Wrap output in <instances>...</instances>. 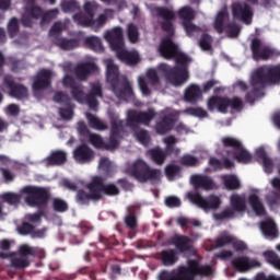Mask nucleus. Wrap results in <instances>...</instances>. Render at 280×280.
I'll return each instance as SVG.
<instances>
[{
	"label": "nucleus",
	"instance_id": "nucleus-1",
	"mask_svg": "<svg viewBox=\"0 0 280 280\" xmlns=\"http://www.w3.org/2000/svg\"><path fill=\"white\" fill-rule=\"evenodd\" d=\"M152 12L158 19H162V21H159L158 23L162 32L166 34L159 46L160 55L162 58H165V60H172L178 51V45L172 39L174 34H176V28L174 27L176 13L167 7H154Z\"/></svg>",
	"mask_w": 280,
	"mask_h": 280
},
{
	"label": "nucleus",
	"instance_id": "nucleus-2",
	"mask_svg": "<svg viewBox=\"0 0 280 280\" xmlns=\"http://www.w3.org/2000/svg\"><path fill=\"white\" fill-rule=\"evenodd\" d=\"M62 84L66 89H70L71 96L79 104H86L91 110H97V108H100L97 97L102 100L104 97V91L102 83L98 81L90 83L89 93H84L82 84L77 82V80L69 74L63 78Z\"/></svg>",
	"mask_w": 280,
	"mask_h": 280
},
{
	"label": "nucleus",
	"instance_id": "nucleus-3",
	"mask_svg": "<svg viewBox=\"0 0 280 280\" xmlns=\"http://www.w3.org/2000/svg\"><path fill=\"white\" fill-rule=\"evenodd\" d=\"M106 80L108 84H110V89L118 100L128 102V100L135 97L130 81H128V78L126 77H122L121 80L119 79V67L115 65L113 59L106 60Z\"/></svg>",
	"mask_w": 280,
	"mask_h": 280
},
{
	"label": "nucleus",
	"instance_id": "nucleus-4",
	"mask_svg": "<svg viewBox=\"0 0 280 280\" xmlns=\"http://www.w3.org/2000/svg\"><path fill=\"white\" fill-rule=\"evenodd\" d=\"M105 40L109 43L113 51H116L118 60L130 66L138 65L139 54L137 51H128L124 48L126 47V43L124 42V28L121 26H116L112 31H108L105 34Z\"/></svg>",
	"mask_w": 280,
	"mask_h": 280
},
{
	"label": "nucleus",
	"instance_id": "nucleus-5",
	"mask_svg": "<svg viewBox=\"0 0 280 280\" xmlns=\"http://www.w3.org/2000/svg\"><path fill=\"white\" fill-rule=\"evenodd\" d=\"M124 135H126L124 120L114 119L110 122L109 142H104L102 136L97 133H90L89 141L91 145L96 148V150H107L108 152H113L119 148V142L124 139Z\"/></svg>",
	"mask_w": 280,
	"mask_h": 280
},
{
	"label": "nucleus",
	"instance_id": "nucleus-6",
	"mask_svg": "<svg viewBox=\"0 0 280 280\" xmlns=\"http://www.w3.org/2000/svg\"><path fill=\"white\" fill-rule=\"evenodd\" d=\"M174 272L175 280H195L196 277H211L213 268L209 265H200L196 259H188L187 266H179Z\"/></svg>",
	"mask_w": 280,
	"mask_h": 280
},
{
	"label": "nucleus",
	"instance_id": "nucleus-7",
	"mask_svg": "<svg viewBox=\"0 0 280 280\" xmlns=\"http://www.w3.org/2000/svg\"><path fill=\"white\" fill-rule=\"evenodd\" d=\"M127 174L132 176L138 183H156L161 180V170L153 168L148 165V163L141 159L136 160L127 168Z\"/></svg>",
	"mask_w": 280,
	"mask_h": 280
},
{
	"label": "nucleus",
	"instance_id": "nucleus-8",
	"mask_svg": "<svg viewBox=\"0 0 280 280\" xmlns=\"http://www.w3.org/2000/svg\"><path fill=\"white\" fill-rule=\"evenodd\" d=\"M208 110L210 113H213V110H218V113H222L223 115H226L229 113V108H232V110H242L244 108V101L238 97H226V96H211L208 98L207 102Z\"/></svg>",
	"mask_w": 280,
	"mask_h": 280
},
{
	"label": "nucleus",
	"instance_id": "nucleus-9",
	"mask_svg": "<svg viewBox=\"0 0 280 280\" xmlns=\"http://www.w3.org/2000/svg\"><path fill=\"white\" fill-rule=\"evenodd\" d=\"M253 83L261 86L280 84V63L259 68L253 73Z\"/></svg>",
	"mask_w": 280,
	"mask_h": 280
},
{
	"label": "nucleus",
	"instance_id": "nucleus-10",
	"mask_svg": "<svg viewBox=\"0 0 280 280\" xmlns=\"http://www.w3.org/2000/svg\"><path fill=\"white\" fill-rule=\"evenodd\" d=\"M159 71L163 73L167 82L173 84V86H183V84H187L189 81V70L187 67H172L167 63H161Z\"/></svg>",
	"mask_w": 280,
	"mask_h": 280
},
{
	"label": "nucleus",
	"instance_id": "nucleus-11",
	"mask_svg": "<svg viewBox=\"0 0 280 280\" xmlns=\"http://www.w3.org/2000/svg\"><path fill=\"white\" fill-rule=\"evenodd\" d=\"M22 194L25 195V202L30 207H45L51 198L49 189L40 186H24Z\"/></svg>",
	"mask_w": 280,
	"mask_h": 280
},
{
	"label": "nucleus",
	"instance_id": "nucleus-12",
	"mask_svg": "<svg viewBox=\"0 0 280 280\" xmlns=\"http://www.w3.org/2000/svg\"><path fill=\"white\" fill-rule=\"evenodd\" d=\"M244 211H246V199L240 195H232L230 197V207H226L219 213H214L213 218L217 222L233 220L235 213H244Z\"/></svg>",
	"mask_w": 280,
	"mask_h": 280
},
{
	"label": "nucleus",
	"instance_id": "nucleus-13",
	"mask_svg": "<svg viewBox=\"0 0 280 280\" xmlns=\"http://www.w3.org/2000/svg\"><path fill=\"white\" fill-rule=\"evenodd\" d=\"M250 51L253 60H272V58H279L280 51L277 48H272L266 45L260 38L254 37L250 42Z\"/></svg>",
	"mask_w": 280,
	"mask_h": 280
},
{
	"label": "nucleus",
	"instance_id": "nucleus-14",
	"mask_svg": "<svg viewBox=\"0 0 280 280\" xmlns=\"http://www.w3.org/2000/svg\"><path fill=\"white\" fill-rule=\"evenodd\" d=\"M156 117V112L153 108H149L147 112H138L137 109H129L127 113V126L128 128H139L142 126H150L152 119Z\"/></svg>",
	"mask_w": 280,
	"mask_h": 280
},
{
	"label": "nucleus",
	"instance_id": "nucleus-15",
	"mask_svg": "<svg viewBox=\"0 0 280 280\" xmlns=\"http://www.w3.org/2000/svg\"><path fill=\"white\" fill-rule=\"evenodd\" d=\"M100 4L97 2L86 1L83 5V12L75 13L72 19L74 23L81 25V27H93L95 26V12Z\"/></svg>",
	"mask_w": 280,
	"mask_h": 280
},
{
	"label": "nucleus",
	"instance_id": "nucleus-16",
	"mask_svg": "<svg viewBox=\"0 0 280 280\" xmlns=\"http://www.w3.org/2000/svg\"><path fill=\"white\" fill-rule=\"evenodd\" d=\"M85 188L88 189H78L75 194V202L77 205H81L83 207H89L91 202H100L102 200V196L97 192V189L95 187V182L92 179L90 183L85 185Z\"/></svg>",
	"mask_w": 280,
	"mask_h": 280
},
{
	"label": "nucleus",
	"instance_id": "nucleus-17",
	"mask_svg": "<svg viewBox=\"0 0 280 280\" xmlns=\"http://www.w3.org/2000/svg\"><path fill=\"white\" fill-rule=\"evenodd\" d=\"M187 198L205 211L220 209V205H222V200L215 195H210L205 198L199 192H188Z\"/></svg>",
	"mask_w": 280,
	"mask_h": 280
},
{
	"label": "nucleus",
	"instance_id": "nucleus-18",
	"mask_svg": "<svg viewBox=\"0 0 280 280\" xmlns=\"http://www.w3.org/2000/svg\"><path fill=\"white\" fill-rule=\"evenodd\" d=\"M232 16L235 21H242L245 25L253 23V9L246 2H234L231 5Z\"/></svg>",
	"mask_w": 280,
	"mask_h": 280
},
{
	"label": "nucleus",
	"instance_id": "nucleus-19",
	"mask_svg": "<svg viewBox=\"0 0 280 280\" xmlns=\"http://www.w3.org/2000/svg\"><path fill=\"white\" fill-rule=\"evenodd\" d=\"M3 84L9 91L10 97L15 100H25L27 97V88L21 83L14 82L13 75H5Z\"/></svg>",
	"mask_w": 280,
	"mask_h": 280
},
{
	"label": "nucleus",
	"instance_id": "nucleus-20",
	"mask_svg": "<svg viewBox=\"0 0 280 280\" xmlns=\"http://www.w3.org/2000/svg\"><path fill=\"white\" fill-rule=\"evenodd\" d=\"M232 267L237 272H248V270H253V268H261V262L248 256H240L232 260Z\"/></svg>",
	"mask_w": 280,
	"mask_h": 280
},
{
	"label": "nucleus",
	"instance_id": "nucleus-21",
	"mask_svg": "<svg viewBox=\"0 0 280 280\" xmlns=\"http://www.w3.org/2000/svg\"><path fill=\"white\" fill-rule=\"evenodd\" d=\"M228 244H232V248L236 250V253H244V250L248 249V246L244 241H234L233 236L229 234H221L220 237L214 240L213 246L214 248H224Z\"/></svg>",
	"mask_w": 280,
	"mask_h": 280
},
{
	"label": "nucleus",
	"instance_id": "nucleus-22",
	"mask_svg": "<svg viewBox=\"0 0 280 280\" xmlns=\"http://www.w3.org/2000/svg\"><path fill=\"white\" fill-rule=\"evenodd\" d=\"M173 244L180 254L187 253L188 255H196V247H194V241L187 235H175L173 237Z\"/></svg>",
	"mask_w": 280,
	"mask_h": 280
},
{
	"label": "nucleus",
	"instance_id": "nucleus-23",
	"mask_svg": "<svg viewBox=\"0 0 280 280\" xmlns=\"http://www.w3.org/2000/svg\"><path fill=\"white\" fill-rule=\"evenodd\" d=\"M96 71L97 65L88 61L75 66L74 75L80 82H86V80H89V75L96 73Z\"/></svg>",
	"mask_w": 280,
	"mask_h": 280
},
{
	"label": "nucleus",
	"instance_id": "nucleus-24",
	"mask_svg": "<svg viewBox=\"0 0 280 280\" xmlns=\"http://www.w3.org/2000/svg\"><path fill=\"white\" fill-rule=\"evenodd\" d=\"M94 186L96 187V191L98 196L102 197V200L105 196H119V188L115 184H104V179L102 177H94ZM104 194V195H103Z\"/></svg>",
	"mask_w": 280,
	"mask_h": 280
},
{
	"label": "nucleus",
	"instance_id": "nucleus-25",
	"mask_svg": "<svg viewBox=\"0 0 280 280\" xmlns=\"http://www.w3.org/2000/svg\"><path fill=\"white\" fill-rule=\"evenodd\" d=\"M51 86V70L44 69L34 78L33 91H45Z\"/></svg>",
	"mask_w": 280,
	"mask_h": 280
},
{
	"label": "nucleus",
	"instance_id": "nucleus-26",
	"mask_svg": "<svg viewBox=\"0 0 280 280\" xmlns=\"http://www.w3.org/2000/svg\"><path fill=\"white\" fill-rule=\"evenodd\" d=\"M202 100V89L196 83H190L184 91V102L198 104Z\"/></svg>",
	"mask_w": 280,
	"mask_h": 280
},
{
	"label": "nucleus",
	"instance_id": "nucleus-27",
	"mask_svg": "<svg viewBox=\"0 0 280 280\" xmlns=\"http://www.w3.org/2000/svg\"><path fill=\"white\" fill-rule=\"evenodd\" d=\"M256 161L260 163L266 172V174H272L275 170V161L270 156H268V152L262 147L256 149Z\"/></svg>",
	"mask_w": 280,
	"mask_h": 280
},
{
	"label": "nucleus",
	"instance_id": "nucleus-28",
	"mask_svg": "<svg viewBox=\"0 0 280 280\" xmlns=\"http://www.w3.org/2000/svg\"><path fill=\"white\" fill-rule=\"evenodd\" d=\"M174 116L171 114L161 116L155 122V132L158 135H167L174 128Z\"/></svg>",
	"mask_w": 280,
	"mask_h": 280
},
{
	"label": "nucleus",
	"instance_id": "nucleus-29",
	"mask_svg": "<svg viewBox=\"0 0 280 280\" xmlns=\"http://www.w3.org/2000/svg\"><path fill=\"white\" fill-rule=\"evenodd\" d=\"M54 45L62 49V51H71L73 49H78L80 47V39L78 38H67L61 36H55L52 39Z\"/></svg>",
	"mask_w": 280,
	"mask_h": 280
},
{
	"label": "nucleus",
	"instance_id": "nucleus-30",
	"mask_svg": "<svg viewBox=\"0 0 280 280\" xmlns=\"http://www.w3.org/2000/svg\"><path fill=\"white\" fill-rule=\"evenodd\" d=\"M73 156L79 163H91L95 159V153L89 145L81 144L74 150Z\"/></svg>",
	"mask_w": 280,
	"mask_h": 280
},
{
	"label": "nucleus",
	"instance_id": "nucleus-31",
	"mask_svg": "<svg viewBox=\"0 0 280 280\" xmlns=\"http://www.w3.org/2000/svg\"><path fill=\"white\" fill-rule=\"evenodd\" d=\"M190 180L195 189H205V191H211V189L215 187L213 179L207 175H192Z\"/></svg>",
	"mask_w": 280,
	"mask_h": 280
},
{
	"label": "nucleus",
	"instance_id": "nucleus-32",
	"mask_svg": "<svg viewBox=\"0 0 280 280\" xmlns=\"http://www.w3.org/2000/svg\"><path fill=\"white\" fill-rule=\"evenodd\" d=\"M260 231L267 240H277L279 237V229H277V223L272 219L260 222Z\"/></svg>",
	"mask_w": 280,
	"mask_h": 280
},
{
	"label": "nucleus",
	"instance_id": "nucleus-33",
	"mask_svg": "<svg viewBox=\"0 0 280 280\" xmlns=\"http://www.w3.org/2000/svg\"><path fill=\"white\" fill-rule=\"evenodd\" d=\"M248 205L252 208V211H254L255 215H258L259 218H261V215H266V207L257 194L249 195Z\"/></svg>",
	"mask_w": 280,
	"mask_h": 280
},
{
	"label": "nucleus",
	"instance_id": "nucleus-34",
	"mask_svg": "<svg viewBox=\"0 0 280 280\" xmlns=\"http://www.w3.org/2000/svg\"><path fill=\"white\" fill-rule=\"evenodd\" d=\"M47 165H65L67 163V152L62 150L51 151L49 156L46 158Z\"/></svg>",
	"mask_w": 280,
	"mask_h": 280
},
{
	"label": "nucleus",
	"instance_id": "nucleus-35",
	"mask_svg": "<svg viewBox=\"0 0 280 280\" xmlns=\"http://www.w3.org/2000/svg\"><path fill=\"white\" fill-rule=\"evenodd\" d=\"M228 156H232L235 159V161H237V163L248 164L250 161H253V155L246 149H244L242 144L241 148L236 150V152L228 151Z\"/></svg>",
	"mask_w": 280,
	"mask_h": 280
},
{
	"label": "nucleus",
	"instance_id": "nucleus-36",
	"mask_svg": "<svg viewBox=\"0 0 280 280\" xmlns=\"http://www.w3.org/2000/svg\"><path fill=\"white\" fill-rule=\"evenodd\" d=\"M250 85L253 86L252 91H248L245 94V102L247 104H255V100L261 96V91L266 89V86H261V83H253V74H252V80H250Z\"/></svg>",
	"mask_w": 280,
	"mask_h": 280
},
{
	"label": "nucleus",
	"instance_id": "nucleus-37",
	"mask_svg": "<svg viewBox=\"0 0 280 280\" xmlns=\"http://www.w3.org/2000/svg\"><path fill=\"white\" fill-rule=\"evenodd\" d=\"M160 259L163 266H174L178 261V255H176V249H163L160 253Z\"/></svg>",
	"mask_w": 280,
	"mask_h": 280
},
{
	"label": "nucleus",
	"instance_id": "nucleus-38",
	"mask_svg": "<svg viewBox=\"0 0 280 280\" xmlns=\"http://www.w3.org/2000/svg\"><path fill=\"white\" fill-rule=\"evenodd\" d=\"M83 45L88 49H91L92 51H104V46L102 45V39L97 36H88L83 39Z\"/></svg>",
	"mask_w": 280,
	"mask_h": 280
},
{
	"label": "nucleus",
	"instance_id": "nucleus-39",
	"mask_svg": "<svg viewBox=\"0 0 280 280\" xmlns=\"http://www.w3.org/2000/svg\"><path fill=\"white\" fill-rule=\"evenodd\" d=\"M164 143L166 145L164 150L166 156H170V154H175L178 156V154H180V149L176 148V143H178V139H176V137L168 136L164 139Z\"/></svg>",
	"mask_w": 280,
	"mask_h": 280
},
{
	"label": "nucleus",
	"instance_id": "nucleus-40",
	"mask_svg": "<svg viewBox=\"0 0 280 280\" xmlns=\"http://www.w3.org/2000/svg\"><path fill=\"white\" fill-rule=\"evenodd\" d=\"M222 180L225 189H228L229 191H235L236 189H240V187H242L240 179L235 175H223Z\"/></svg>",
	"mask_w": 280,
	"mask_h": 280
},
{
	"label": "nucleus",
	"instance_id": "nucleus-41",
	"mask_svg": "<svg viewBox=\"0 0 280 280\" xmlns=\"http://www.w3.org/2000/svg\"><path fill=\"white\" fill-rule=\"evenodd\" d=\"M149 153L155 165H163V163H165L167 160V153H165V150L161 148L151 149Z\"/></svg>",
	"mask_w": 280,
	"mask_h": 280
},
{
	"label": "nucleus",
	"instance_id": "nucleus-42",
	"mask_svg": "<svg viewBox=\"0 0 280 280\" xmlns=\"http://www.w3.org/2000/svg\"><path fill=\"white\" fill-rule=\"evenodd\" d=\"M226 16H229V12H226V10L218 12L213 23V27L218 34H222L224 32V21L226 20Z\"/></svg>",
	"mask_w": 280,
	"mask_h": 280
},
{
	"label": "nucleus",
	"instance_id": "nucleus-43",
	"mask_svg": "<svg viewBox=\"0 0 280 280\" xmlns=\"http://www.w3.org/2000/svg\"><path fill=\"white\" fill-rule=\"evenodd\" d=\"M223 32H225L228 38H237L240 32H242V26L235 22H230L223 26Z\"/></svg>",
	"mask_w": 280,
	"mask_h": 280
},
{
	"label": "nucleus",
	"instance_id": "nucleus-44",
	"mask_svg": "<svg viewBox=\"0 0 280 280\" xmlns=\"http://www.w3.org/2000/svg\"><path fill=\"white\" fill-rule=\"evenodd\" d=\"M61 10L66 14H71L73 12H80V2L75 0H65L61 2Z\"/></svg>",
	"mask_w": 280,
	"mask_h": 280
},
{
	"label": "nucleus",
	"instance_id": "nucleus-45",
	"mask_svg": "<svg viewBox=\"0 0 280 280\" xmlns=\"http://www.w3.org/2000/svg\"><path fill=\"white\" fill-rule=\"evenodd\" d=\"M267 264H270L276 268V270H280V257L273 250H266L262 253Z\"/></svg>",
	"mask_w": 280,
	"mask_h": 280
},
{
	"label": "nucleus",
	"instance_id": "nucleus-46",
	"mask_svg": "<svg viewBox=\"0 0 280 280\" xmlns=\"http://www.w3.org/2000/svg\"><path fill=\"white\" fill-rule=\"evenodd\" d=\"M85 117L91 128H94L95 130H108V126L103 124L102 120H100V118L95 117V115L86 113Z\"/></svg>",
	"mask_w": 280,
	"mask_h": 280
},
{
	"label": "nucleus",
	"instance_id": "nucleus-47",
	"mask_svg": "<svg viewBox=\"0 0 280 280\" xmlns=\"http://www.w3.org/2000/svg\"><path fill=\"white\" fill-rule=\"evenodd\" d=\"M177 224L182 226V229H191V226H202V223L196 219H189L186 217H179L177 219Z\"/></svg>",
	"mask_w": 280,
	"mask_h": 280
},
{
	"label": "nucleus",
	"instance_id": "nucleus-48",
	"mask_svg": "<svg viewBox=\"0 0 280 280\" xmlns=\"http://www.w3.org/2000/svg\"><path fill=\"white\" fill-rule=\"evenodd\" d=\"M60 11L58 9H51L46 12H42L40 15V25H47L58 16Z\"/></svg>",
	"mask_w": 280,
	"mask_h": 280
},
{
	"label": "nucleus",
	"instance_id": "nucleus-49",
	"mask_svg": "<svg viewBox=\"0 0 280 280\" xmlns=\"http://www.w3.org/2000/svg\"><path fill=\"white\" fill-rule=\"evenodd\" d=\"M52 101L56 102V104H62L63 106L71 105V96L62 91L55 92Z\"/></svg>",
	"mask_w": 280,
	"mask_h": 280
},
{
	"label": "nucleus",
	"instance_id": "nucleus-50",
	"mask_svg": "<svg viewBox=\"0 0 280 280\" xmlns=\"http://www.w3.org/2000/svg\"><path fill=\"white\" fill-rule=\"evenodd\" d=\"M178 16L182 19L183 23H187L189 21H194L196 19V14L194 13V9L190 7H184L179 9Z\"/></svg>",
	"mask_w": 280,
	"mask_h": 280
},
{
	"label": "nucleus",
	"instance_id": "nucleus-51",
	"mask_svg": "<svg viewBox=\"0 0 280 280\" xmlns=\"http://www.w3.org/2000/svg\"><path fill=\"white\" fill-rule=\"evenodd\" d=\"M212 44H213V38L211 37V35L203 33L199 39V47L203 51H211Z\"/></svg>",
	"mask_w": 280,
	"mask_h": 280
},
{
	"label": "nucleus",
	"instance_id": "nucleus-52",
	"mask_svg": "<svg viewBox=\"0 0 280 280\" xmlns=\"http://www.w3.org/2000/svg\"><path fill=\"white\" fill-rule=\"evenodd\" d=\"M0 198L8 205H19V202H21V195L16 192H4Z\"/></svg>",
	"mask_w": 280,
	"mask_h": 280
},
{
	"label": "nucleus",
	"instance_id": "nucleus-53",
	"mask_svg": "<svg viewBox=\"0 0 280 280\" xmlns=\"http://www.w3.org/2000/svg\"><path fill=\"white\" fill-rule=\"evenodd\" d=\"M135 137L142 145H150V132L145 129H138L135 131Z\"/></svg>",
	"mask_w": 280,
	"mask_h": 280
},
{
	"label": "nucleus",
	"instance_id": "nucleus-54",
	"mask_svg": "<svg viewBox=\"0 0 280 280\" xmlns=\"http://www.w3.org/2000/svg\"><path fill=\"white\" fill-rule=\"evenodd\" d=\"M182 113H184V115H190L191 117L200 118H205L209 115L207 114V110L202 109V107H187Z\"/></svg>",
	"mask_w": 280,
	"mask_h": 280
},
{
	"label": "nucleus",
	"instance_id": "nucleus-55",
	"mask_svg": "<svg viewBox=\"0 0 280 280\" xmlns=\"http://www.w3.org/2000/svg\"><path fill=\"white\" fill-rule=\"evenodd\" d=\"M52 209L57 213H65L69 211V203H67V201H65L63 199L55 198L52 200Z\"/></svg>",
	"mask_w": 280,
	"mask_h": 280
},
{
	"label": "nucleus",
	"instance_id": "nucleus-56",
	"mask_svg": "<svg viewBox=\"0 0 280 280\" xmlns=\"http://www.w3.org/2000/svg\"><path fill=\"white\" fill-rule=\"evenodd\" d=\"M127 36L130 43H139V27L135 24L127 26Z\"/></svg>",
	"mask_w": 280,
	"mask_h": 280
},
{
	"label": "nucleus",
	"instance_id": "nucleus-57",
	"mask_svg": "<svg viewBox=\"0 0 280 280\" xmlns=\"http://www.w3.org/2000/svg\"><path fill=\"white\" fill-rule=\"evenodd\" d=\"M11 266L16 270H21L22 268H30V259L22 257H13L11 258Z\"/></svg>",
	"mask_w": 280,
	"mask_h": 280
},
{
	"label": "nucleus",
	"instance_id": "nucleus-58",
	"mask_svg": "<svg viewBox=\"0 0 280 280\" xmlns=\"http://www.w3.org/2000/svg\"><path fill=\"white\" fill-rule=\"evenodd\" d=\"M222 143L224 148H232V150H240L242 148V142L233 137H224L222 138Z\"/></svg>",
	"mask_w": 280,
	"mask_h": 280
},
{
	"label": "nucleus",
	"instance_id": "nucleus-59",
	"mask_svg": "<svg viewBox=\"0 0 280 280\" xmlns=\"http://www.w3.org/2000/svg\"><path fill=\"white\" fill-rule=\"evenodd\" d=\"M8 34L10 36V38H14V36H16V34H19V19L16 18H12L9 23H8Z\"/></svg>",
	"mask_w": 280,
	"mask_h": 280
},
{
	"label": "nucleus",
	"instance_id": "nucleus-60",
	"mask_svg": "<svg viewBox=\"0 0 280 280\" xmlns=\"http://www.w3.org/2000/svg\"><path fill=\"white\" fill-rule=\"evenodd\" d=\"M183 27L187 36H194L195 34H199V32H201L200 26L194 24L191 21L183 22Z\"/></svg>",
	"mask_w": 280,
	"mask_h": 280
},
{
	"label": "nucleus",
	"instance_id": "nucleus-61",
	"mask_svg": "<svg viewBox=\"0 0 280 280\" xmlns=\"http://www.w3.org/2000/svg\"><path fill=\"white\" fill-rule=\"evenodd\" d=\"M180 164L185 167H196L198 165V158L191 154H185L180 159Z\"/></svg>",
	"mask_w": 280,
	"mask_h": 280
},
{
	"label": "nucleus",
	"instance_id": "nucleus-62",
	"mask_svg": "<svg viewBox=\"0 0 280 280\" xmlns=\"http://www.w3.org/2000/svg\"><path fill=\"white\" fill-rule=\"evenodd\" d=\"M26 14H30L32 19H40L43 16V8L31 4V7L25 8Z\"/></svg>",
	"mask_w": 280,
	"mask_h": 280
},
{
	"label": "nucleus",
	"instance_id": "nucleus-63",
	"mask_svg": "<svg viewBox=\"0 0 280 280\" xmlns=\"http://www.w3.org/2000/svg\"><path fill=\"white\" fill-rule=\"evenodd\" d=\"M125 224L127 229H130V231H135L139 224L137 222V215L135 213H129L125 217Z\"/></svg>",
	"mask_w": 280,
	"mask_h": 280
},
{
	"label": "nucleus",
	"instance_id": "nucleus-64",
	"mask_svg": "<svg viewBox=\"0 0 280 280\" xmlns=\"http://www.w3.org/2000/svg\"><path fill=\"white\" fill-rule=\"evenodd\" d=\"M175 62L178 65V67H187V63L189 62V57L187 55L180 52L178 49L177 52L173 56Z\"/></svg>",
	"mask_w": 280,
	"mask_h": 280
}]
</instances>
